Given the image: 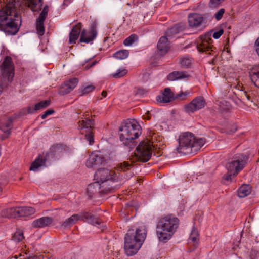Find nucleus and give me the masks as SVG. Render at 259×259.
Instances as JSON below:
<instances>
[{"instance_id":"obj_1","label":"nucleus","mask_w":259,"mask_h":259,"mask_svg":"<svg viewBox=\"0 0 259 259\" xmlns=\"http://www.w3.org/2000/svg\"><path fill=\"white\" fill-rule=\"evenodd\" d=\"M15 4L9 3L0 11V27L11 34L17 32L21 23Z\"/></svg>"},{"instance_id":"obj_2","label":"nucleus","mask_w":259,"mask_h":259,"mask_svg":"<svg viewBox=\"0 0 259 259\" xmlns=\"http://www.w3.org/2000/svg\"><path fill=\"white\" fill-rule=\"evenodd\" d=\"M179 225V220L173 215L161 218L156 226L157 237L160 241L166 242L176 232Z\"/></svg>"},{"instance_id":"obj_3","label":"nucleus","mask_w":259,"mask_h":259,"mask_svg":"<svg viewBox=\"0 0 259 259\" xmlns=\"http://www.w3.org/2000/svg\"><path fill=\"white\" fill-rule=\"evenodd\" d=\"M95 178L102 185V191L104 192L112 193L121 185V180L118 174L108 169H98L95 174Z\"/></svg>"},{"instance_id":"obj_4","label":"nucleus","mask_w":259,"mask_h":259,"mask_svg":"<svg viewBox=\"0 0 259 259\" xmlns=\"http://www.w3.org/2000/svg\"><path fill=\"white\" fill-rule=\"evenodd\" d=\"M141 134V126L134 119H128L119 128V137L124 145H129Z\"/></svg>"},{"instance_id":"obj_5","label":"nucleus","mask_w":259,"mask_h":259,"mask_svg":"<svg viewBox=\"0 0 259 259\" xmlns=\"http://www.w3.org/2000/svg\"><path fill=\"white\" fill-rule=\"evenodd\" d=\"M245 157L242 154H239L233 157L226 165L228 172L225 176V179L227 181L231 180V177L236 176L245 167Z\"/></svg>"},{"instance_id":"obj_6","label":"nucleus","mask_w":259,"mask_h":259,"mask_svg":"<svg viewBox=\"0 0 259 259\" xmlns=\"http://www.w3.org/2000/svg\"><path fill=\"white\" fill-rule=\"evenodd\" d=\"M0 70L3 80L6 85L11 83L15 75V66L12 59L6 57L0 64Z\"/></svg>"},{"instance_id":"obj_7","label":"nucleus","mask_w":259,"mask_h":259,"mask_svg":"<svg viewBox=\"0 0 259 259\" xmlns=\"http://www.w3.org/2000/svg\"><path fill=\"white\" fill-rule=\"evenodd\" d=\"M147 234V230L145 226H140L134 233L133 230H128L124 237V241L129 240L131 242V245L139 244L140 247L145 240Z\"/></svg>"},{"instance_id":"obj_8","label":"nucleus","mask_w":259,"mask_h":259,"mask_svg":"<svg viewBox=\"0 0 259 259\" xmlns=\"http://www.w3.org/2000/svg\"><path fill=\"white\" fill-rule=\"evenodd\" d=\"M94 121L88 118L80 120L78 122L77 129L81 134H84L86 140L92 145L94 143L93 128Z\"/></svg>"},{"instance_id":"obj_9","label":"nucleus","mask_w":259,"mask_h":259,"mask_svg":"<svg viewBox=\"0 0 259 259\" xmlns=\"http://www.w3.org/2000/svg\"><path fill=\"white\" fill-rule=\"evenodd\" d=\"M194 141V135L190 132H186L181 133L179 138V146L177 150L179 153L186 154V150L192 148Z\"/></svg>"},{"instance_id":"obj_10","label":"nucleus","mask_w":259,"mask_h":259,"mask_svg":"<svg viewBox=\"0 0 259 259\" xmlns=\"http://www.w3.org/2000/svg\"><path fill=\"white\" fill-rule=\"evenodd\" d=\"M211 36V34L210 33L199 36L196 41V47L199 52L210 54V52L213 51L214 47L212 45L213 40Z\"/></svg>"},{"instance_id":"obj_11","label":"nucleus","mask_w":259,"mask_h":259,"mask_svg":"<svg viewBox=\"0 0 259 259\" xmlns=\"http://www.w3.org/2000/svg\"><path fill=\"white\" fill-rule=\"evenodd\" d=\"M139 160L143 162L148 161L152 155V146L146 142L140 143L136 148L135 153Z\"/></svg>"},{"instance_id":"obj_12","label":"nucleus","mask_w":259,"mask_h":259,"mask_svg":"<svg viewBox=\"0 0 259 259\" xmlns=\"http://www.w3.org/2000/svg\"><path fill=\"white\" fill-rule=\"evenodd\" d=\"M206 105L204 98L199 96L195 98L190 103L184 106L185 111L188 114L193 113L194 112L203 108Z\"/></svg>"},{"instance_id":"obj_13","label":"nucleus","mask_w":259,"mask_h":259,"mask_svg":"<svg viewBox=\"0 0 259 259\" xmlns=\"http://www.w3.org/2000/svg\"><path fill=\"white\" fill-rule=\"evenodd\" d=\"M97 35V24L95 22H94L91 24L89 31L86 29L82 30L79 41L87 44L89 43L94 40Z\"/></svg>"},{"instance_id":"obj_14","label":"nucleus","mask_w":259,"mask_h":259,"mask_svg":"<svg viewBox=\"0 0 259 259\" xmlns=\"http://www.w3.org/2000/svg\"><path fill=\"white\" fill-rule=\"evenodd\" d=\"M105 162V158L100 151H94L90 155L86 162L88 168H93L99 166Z\"/></svg>"},{"instance_id":"obj_15","label":"nucleus","mask_w":259,"mask_h":259,"mask_svg":"<svg viewBox=\"0 0 259 259\" xmlns=\"http://www.w3.org/2000/svg\"><path fill=\"white\" fill-rule=\"evenodd\" d=\"M78 80L76 78H73L64 82L61 85L59 90V94L60 95H64L69 93L77 85Z\"/></svg>"},{"instance_id":"obj_16","label":"nucleus","mask_w":259,"mask_h":259,"mask_svg":"<svg viewBox=\"0 0 259 259\" xmlns=\"http://www.w3.org/2000/svg\"><path fill=\"white\" fill-rule=\"evenodd\" d=\"M205 18L200 14L194 13L188 15V21L190 27L197 28L205 22Z\"/></svg>"},{"instance_id":"obj_17","label":"nucleus","mask_w":259,"mask_h":259,"mask_svg":"<svg viewBox=\"0 0 259 259\" xmlns=\"http://www.w3.org/2000/svg\"><path fill=\"white\" fill-rule=\"evenodd\" d=\"M102 185L99 182L96 181L93 183L89 184L87 188V193L90 197H92L96 193H99L100 195L107 194L110 192H104Z\"/></svg>"},{"instance_id":"obj_18","label":"nucleus","mask_w":259,"mask_h":259,"mask_svg":"<svg viewBox=\"0 0 259 259\" xmlns=\"http://www.w3.org/2000/svg\"><path fill=\"white\" fill-rule=\"evenodd\" d=\"M53 221V219L50 217H43L34 220L31 223L32 227L34 228H45L50 225Z\"/></svg>"},{"instance_id":"obj_19","label":"nucleus","mask_w":259,"mask_h":259,"mask_svg":"<svg viewBox=\"0 0 259 259\" xmlns=\"http://www.w3.org/2000/svg\"><path fill=\"white\" fill-rule=\"evenodd\" d=\"M175 99L173 93L168 88H165L161 95L157 97V101L159 103H169Z\"/></svg>"},{"instance_id":"obj_20","label":"nucleus","mask_w":259,"mask_h":259,"mask_svg":"<svg viewBox=\"0 0 259 259\" xmlns=\"http://www.w3.org/2000/svg\"><path fill=\"white\" fill-rule=\"evenodd\" d=\"M81 23H78L74 25L69 33V43L75 44L78 38L79 35H81Z\"/></svg>"},{"instance_id":"obj_21","label":"nucleus","mask_w":259,"mask_h":259,"mask_svg":"<svg viewBox=\"0 0 259 259\" xmlns=\"http://www.w3.org/2000/svg\"><path fill=\"white\" fill-rule=\"evenodd\" d=\"M13 127V121L10 118L2 119L0 122L1 130L5 133L7 136L10 135L11 130Z\"/></svg>"},{"instance_id":"obj_22","label":"nucleus","mask_w":259,"mask_h":259,"mask_svg":"<svg viewBox=\"0 0 259 259\" xmlns=\"http://www.w3.org/2000/svg\"><path fill=\"white\" fill-rule=\"evenodd\" d=\"M249 74L251 81L259 88V64L254 65L250 69Z\"/></svg>"},{"instance_id":"obj_23","label":"nucleus","mask_w":259,"mask_h":259,"mask_svg":"<svg viewBox=\"0 0 259 259\" xmlns=\"http://www.w3.org/2000/svg\"><path fill=\"white\" fill-rule=\"evenodd\" d=\"M169 48V45L167 37L166 36L161 37L157 44L159 53L162 55L165 54L168 51Z\"/></svg>"},{"instance_id":"obj_24","label":"nucleus","mask_w":259,"mask_h":259,"mask_svg":"<svg viewBox=\"0 0 259 259\" xmlns=\"http://www.w3.org/2000/svg\"><path fill=\"white\" fill-rule=\"evenodd\" d=\"M79 215L81 217V220L85 219L87 221L93 225H100L101 223L100 220L98 218H95L94 215L89 212H82L79 213Z\"/></svg>"},{"instance_id":"obj_25","label":"nucleus","mask_w":259,"mask_h":259,"mask_svg":"<svg viewBox=\"0 0 259 259\" xmlns=\"http://www.w3.org/2000/svg\"><path fill=\"white\" fill-rule=\"evenodd\" d=\"M124 250L127 256L135 255L140 248V246L137 243L136 245H131V242L129 240L124 241Z\"/></svg>"},{"instance_id":"obj_26","label":"nucleus","mask_w":259,"mask_h":259,"mask_svg":"<svg viewBox=\"0 0 259 259\" xmlns=\"http://www.w3.org/2000/svg\"><path fill=\"white\" fill-rule=\"evenodd\" d=\"M17 217H28L34 214L35 210L32 207H16Z\"/></svg>"},{"instance_id":"obj_27","label":"nucleus","mask_w":259,"mask_h":259,"mask_svg":"<svg viewBox=\"0 0 259 259\" xmlns=\"http://www.w3.org/2000/svg\"><path fill=\"white\" fill-rule=\"evenodd\" d=\"M189 75L184 71H173L169 73L167 77V80L169 81H175L178 79H182L188 78Z\"/></svg>"},{"instance_id":"obj_28","label":"nucleus","mask_w":259,"mask_h":259,"mask_svg":"<svg viewBox=\"0 0 259 259\" xmlns=\"http://www.w3.org/2000/svg\"><path fill=\"white\" fill-rule=\"evenodd\" d=\"M46 161V157L42 155H39L34 162L31 164L30 167V170L35 171L39 167L45 166Z\"/></svg>"},{"instance_id":"obj_29","label":"nucleus","mask_w":259,"mask_h":259,"mask_svg":"<svg viewBox=\"0 0 259 259\" xmlns=\"http://www.w3.org/2000/svg\"><path fill=\"white\" fill-rule=\"evenodd\" d=\"M79 220H81V217L79 214H74L66 219L61 224V226L63 228L70 227L76 223Z\"/></svg>"},{"instance_id":"obj_30","label":"nucleus","mask_w":259,"mask_h":259,"mask_svg":"<svg viewBox=\"0 0 259 259\" xmlns=\"http://www.w3.org/2000/svg\"><path fill=\"white\" fill-rule=\"evenodd\" d=\"M50 103L51 101L50 100L42 101L36 104L33 109L31 107H28V112L29 113H33L34 111L44 109L49 106L50 104Z\"/></svg>"},{"instance_id":"obj_31","label":"nucleus","mask_w":259,"mask_h":259,"mask_svg":"<svg viewBox=\"0 0 259 259\" xmlns=\"http://www.w3.org/2000/svg\"><path fill=\"white\" fill-rule=\"evenodd\" d=\"M26 4L32 11H39L42 6V0H27Z\"/></svg>"},{"instance_id":"obj_32","label":"nucleus","mask_w":259,"mask_h":259,"mask_svg":"<svg viewBox=\"0 0 259 259\" xmlns=\"http://www.w3.org/2000/svg\"><path fill=\"white\" fill-rule=\"evenodd\" d=\"M251 193V187L248 185H242L238 189V195L240 198H244Z\"/></svg>"},{"instance_id":"obj_33","label":"nucleus","mask_w":259,"mask_h":259,"mask_svg":"<svg viewBox=\"0 0 259 259\" xmlns=\"http://www.w3.org/2000/svg\"><path fill=\"white\" fill-rule=\"evenodd\" d=\"M1 215L5 218H17L16 207L8 208L3 210Z\"/></svg>"},{"instance_id":"obj_34","label":"nucleus","mask_w":259,"mask_h":259,"mask_svg":"<svg viewBox=\"0 0 259 259\" xmlns=\"http://www.w3.org/2000/svg\"><path fill=\"white\" fill-rule=\"evenodd\" d=\"M206 140L205 138H196L194 137V141L193 142L192 148H194L195 150L200 149L205 143Z\"/></svg>"},{"instance_id":"obj_35","label":"nucleus","mask_w":259,"mask_h":259,"mask_svg":"<svg viewBox=\"0 0 259 259\" xmlns=\"http://www.w3.org/2000/svg\"><path fill=\"white\" fill-rule=\"evenodd\" d=\"M44 20L36 19V28L37 33L40 36H42L45 33Z\"/></svg>"},{"instance_id":"obj_36","label":"nucleus","mask_w":259,"mask_h":259,"mask_svg":"<svg viewBox=\"0 0 259 259\" xmlns=\"http://www.w3.org/2000/svg\"><path fill=\"white\" fill-rule=\"evenodd\" d=\"M129 55V52L126 50L118 51L114 54V57L118 59H125Z\"/></svg>"},{"instance_id":"obj_37","label":"nucleus","mask_w":259,"mask_h":259,"mask_svg":"<svg viewBox=\"0 0 259 259\" xmlns=\"http://www.w3.org/2000/svg\"><path fill=\"white\" fill-rule=\"evenodd\" d=\"M138 37L136 34H133L131 35L129 37L126 38L123 41V44L125 46H130L133 45L134 42L137 41Z\"/></svg>"},{"instance_id":"obj_38","label":"nucleus","mask_w":259,"mask_h":259,"mask_svg":"<svg viewBox=\"0 0 259 259\" xmlns=\"http://www.w3.org/2000/svg\"><path fill=\"white\" fill-rule=\"evenodd\" d=\"M189 240L192 242L197 244L199 240V234L198 231L194 228L192 230L191 233L189 237Z\"/></svg>"},{"instance_id":"obj_39","label":"nucleus","mask_w":259,"mask_h":259,"mask_svg":"<svg viewBox=\"0 0 259 259\" xmlns=\"http://www.w3.org/2000/svg\"><path fill=\"white\" fill-rule=\"evenodd\" d=\"M180 62L182 67L188 68L191 65L192 60L190 58L184 57L180 59Z\"/></svg>"},{"instance_id":"obj_40","label":"nucleus","mask_w":259,"mask_h":259,"mask_svg":"<svg viewBox=\"0 0 259 259\" xmlns=\"http://www.w3.org/2000/svg\"><path fill=\"white\" fill-rule=\"evenodd\" d=\"M127 70L125 68H120L117 70L116 72L112 74V76L114 78H119L126 75Z\"/></svg>"},{"instance_id":"obj_41","label":"nucleus","mask_w":259,"mask_h":259,"mask_svg":"<svg viewBox=\"0 0 259 259\" xmlns=\"http://www.w3.org/2000/svg\"><path fill=\"white\" fill-rule=\"evenodd\" d=\"M132 164L128 161H124L120 163L117 166V169L120 171H126L131 168Z\"/></svg>"},{"instance_id":"obj_42","label":"nucleus","mask_w":259,"mask_h":259,"mask_svg":"<svg viewBox=\"0 0 259 259\" xmlns=\"http://www.w3.org/2000/svg\"><path fill=\"white\" fill-rule=\"evenodd\" d=\"M24 238L23 233L21 230L17 231L13 236V240L18 242L22 241Z\"/></svg>"},{"instance_id":"obj_43","label":"nucleus","mask_w":259,"mask_h":259,"mask_svg":"<svg viewBox=\"0 0 259 259\" xmlns=\"http://www.w3.org/2000/svg\"><path fill=\"white\" fill-rule=\"evenodd\" d=\"M94 89L95 87L94 85H89L81 88L79 92L81 93V95H83L92 92Z\"/></svg>"},{"instance_id":"obj_44","label":"nucleus","mask_w":259,"mask_h":259,"mask_svg":"<svg viewBox=\"0 0 259 259\" xmlns=\"http://www.w3.org/2000/svg\"><path fill=\"white\" fill-rule=\"evenodd\" d=\"M225 1L226 0H210L209 7L212 9L217 8Z\"/></svg>"},{"instance_id":"obj_45","label":"nucleus","mask_w":259,"mask_h":259,"mask_svg":"<svg viewBox=\"0 0 259 259\" xmlns=\"http://www.w3.org/2000/svg\"><path fill=\"white\" fill-rule=\"evenodd\" d=\"M219 107L221 111H224L230 109V105L228 102L223 100L220 102Z\"/></svg>"},{"instance_id":"obj_46","label":"nucleus","mask_w":259,"mask_h":259,"mask_svg":"<svg viewBox=\"0 0 259 259\" xmlns=\"http://www.w3.org/2000/svg\"><path fill=\"white\" fill-rule=\"evenodd\" d=\"M191 93L190 91H186L184 92H181L175 96V98L180 99L182 100H185L187 97L191 94Z\"/></svg>"},{"instance_id":"obj_47","label":"nucleus","mask_w":259,"mask_h":259,"mask_svg":"<svg viewBox=\"0 0 259 259\" xmlns=\"http://www.w3.org/2000/svg\"><path fill=\"white\" fill-rule=\"evenodd\" d=\"M48 11L49 7L47 5H46L37 19L45 21L48 15Z\"/></svg>"},{"instance_id":"obj_48","label":"nucleus","mask_w":259,"mask_h":259,"mask_svg":"<svg viewBox=\"0 0 259 259\" xmlns=\"http://www.w3.org/2000/svg\"><path fill=\"white\" fill-rule=\"evenodd\" d=\"M225 10L224 8L220 9L214 15V17L217 20H220L222 18Z\"/></svg>"},{"instance_id":"obj_49","label":"nucleus","mask_w":259,"mask_h":259,"mask_svg":"<svg viewBox=\"0 0 259 259\" xmlns=\"http://www.w3.org/2000/svg\"><path fill=\"white\" fill-rule=\"evenodd\" d=\"M179 32L177 27L174 26L169 29L167 32L166 35L168 37H170L173 34H176Z\"/></svg>"},{"instance_id":"obj_50","label":"nucleus","mask_w":259,"mask_h":259,"mask_svg":"<svg viewBox=\"0 0 259 259\" xmlns=\"http://www.w3.org/2000/svg\"><path fill=\"white\" fill-rule=\"evenodd\" d=\"M223 30L221 29L217 31L214 32L213 33L212 36L214 39H218L223 34Z\"/></svg>"},{"instance_id":"obj_51","label":"nucleus","mask_w":259,"mask_h":259,"mask_svg":"<svg viewBox=\"0 0 259 259\" xmlns=\"http://www.w3.org/2000/svg\"><path fill=\"white\" fill-rule=\"evenodd\" d=\"M54 113V111L52 109H49L47 111H46L41 115V118L42 119H45L47 118L49 115H52Z\"/></svg>"},{"instance_id":"obj_52","label":"nucleus","mask_w":259,"mask_h":259,"mask_svg":"<svg viewBox=\"0 0 259 259\" xmlns=\"http://www.w3.org/2000/svg\"><path fill=\"white\" fill-rule=\"evenodd\" d=\"M97 63V61H94L93 62H92L91 64H88L85 67V69H88L92 67H93V66H94L96 63Z\"/></svg>"},{"instance_id":"obj_53","label":"nucleus","mask_w":259,"mask_h":259,"mask_svg":"<svg viewBox=\"0 0 259 259\" xmlns=\"http://www.w3.org/2000/svg\"><path fill=\"white\" fill-rule=\"evenodd\" d=\"M255 45L256 47V51L259 56V37L256 39Z\"/></svg>"},{"instance_id":"obj_54","label":"nucleus","mask_w":259,"mask_h":259,"mask_svg":"<svg viewBox=\"0 0 259 259\" xmlns=\"http://www.w3.org/2000/svg\"><path fill=\"white\" fill-rule=\"evenodd\" d=\"M6 184V183H2L0 181V193L2 191L3 187Z\"/></svg>"},{"instance_id":"obj_55","label":"nucleus","mask_w":259,"mask_h":259,"mask_svg":"<svg viewBox=\"0 0 259 259\" xmlns=\"http://www.w3.org/2000/svg\"><path fill=\"white\" fill-rule=\"evenodd\" d=\"M107 92L106 91H103L102 92V96L103 97H106L107 96Z\"/></svg>"},{"instance_id":"obj_56","label":"nucleus","mask_w":259,"mask_h":259,"mask_svg":"<svg viewBox=\"0 0 259 259\" xmlns=\"http://www.w3.org/2000/svg\"><path fill=\"white\" fill-rule=\"evenodd\" d=\"M134 2H135L136 3H141L142 1L140 0H134Z\"/></svg>"},{"instance_id":"obj_57","label":"nucleus","mask_w":259,"mask_h":259,"mask_svg":"<svg viewBox=\"0 0 259 259\" xmlns=\"http://www.w3.org/2000/svg\"><path fill=\"white\" fill-rule=\"evenodd\" d=\"M3 91V88L0 85V94L2 93Z\"/></svg>"}]
</instances>
